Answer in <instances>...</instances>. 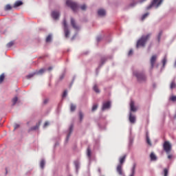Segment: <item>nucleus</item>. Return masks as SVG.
Instances as JSON below:
<instances>
[{
	"instance_id": "f257e3e1",
	"label": "nucleus",
	"mask_w": 176,
	"mask_h": 176,
	"mask_svg": "<svg viewBox=\"0 0 176 176\" xmlns=\"http://www.w3.org/2000/svg\"><path fill=\"white\" fill-rule=\"evenodd\" d=\"M152 34L149 33L146 35H143L141 36V38L138 41L136 44V47L138 49V47H144L145 45L146 44V42L149 41V38H151Z\"/></svg>"
},
{
	"instance_id": "f03ea898",
	"label": "nucleus",
	"mask_w": 176,
	"mask_h": 176,
	"mask_svg": "<svg viewBox=\"0 0 176 176\" xmlns=\"http://www.w3.org/2000/svg\"><path fill=\"white\" fill-rule=\"evenodd\" d=\"M163 149L168 155L170 152H171V149H173V146L171 143L168 141H165L163 144Z\"/></svg>"
},
{
	"instance_id": "7ed1b4c3",
	"label": "nucleus",
	"mask_w": 176,
	"mask_h": 176,
	"mask_svg": "<svg viewBox=\"0 0 176 176\" xmlns=\"http://www.w3.org/2000/svg\"><path fill=\"white\" fill-rule=\"evenodd\" d=\"M162 0H153L151 3L146 7V10H150L152 8H157L160 5H162Z\"/></svg>"
},
{
	"instance_id": "20e7f679",
	"label": "nucleus",
	"mask_w": 176,
	"mask_h": 176,
	"mask_svg": "<svg viewBox=\"0 0 176 176\" xmlns=\"http://www.w3.org/2000/svg\"><path fill=\"white\" fill-rule=\"evenodd\" d=\"M66 5L69 6V8H71L73 12H76V10H78V4L72 0H67L66 1Z\"/></svg>"
},
{
	"instance_id": "39448f33",
	"label": "nucleus",
	"mask_w": 176,
	"mask_h": 176,
	"mask_svg": "<svg viewBox=\"0 0 176 176\" xmlns=\"http://www.w3.org/2000/svg\"><path fill=\"white\" fill-rule=\"evenodd\" d=\"M135 76H136L138 82H145L146 80V76L144 73L134 72Z\"/></svg>"
},
{
	"instance_id": "423d86ee",
	"label": "nucleus",
	"mask_w": 176,
	"mask_h": 176,
	"mask_svg": "<svg viewBox=\"0 0 176 176\" xmlns=\"http://www.w3.org/2000/svg\"><path fill=\"white\" fill-rule=\"evenodd\" d=\"M63 27L65 31V38H68L69 36V30H68V25L67 24V20H63Z\"/></svg>"
},
{
	"instance_id": "0eeeda50",
	"label": "nucleus",
	"mask_w": 176,
	"mask_h": 176,
	"mask_svg": "<svg viewBox=\"0 0 176 176\" xmlns=\"http://www.w3.org/2000/svg\"><path fill=\"white\" fill-rule=\"evenodd\" d=\"M157 58V56L156 55H153L151 56L150 59L151 68H153V67H155V63H156Z\"/></svg>"
},
{
	"instance_id": "6e6552de",
	"label": "nucleus",
	"mask_w": 176,
	"mask_h": 176,
	"mask_svg": "<svg viewBox=\"0 0 176 176\" xmlns=\"http://www.w3.org/2000/svg\"><path fill=\"white\" fill-rule=\"evenodd\" d=\"M111 108V102L109 101L103 103L102 111H105V109H109Z\"/></svg>"
},
{
	"instance_id": "1a4fd4ad",
	"label": "nucleus",
	"mask_w": 176,
	"mask_h": 176,
	"mask_svg": "<svg viewBox=\"0 0 176 176\" xmlns=\"http://www.w3.org/2000/svg\"><path fill=\"white\" fill-rule=\"evenodd\" d=\"M71 25L74 30H79V26L76 25V22H75V19H74V18H71Z\"/></svg>"
},
{
	"instance_id": "9d476101",
	"label": "nucleus",
	"mask_w": 176,
	"mask_h": 176,
	"mask_svg": "<svg viewBox=\"0 0 176 176\" xmlns=\"http://www.w3.org/2000/svg\"><path fill=\"white\" fill-rule=\"evenodd\" d=\"M98 16H100L101 17H104L105 14H107V12L104 9H99L98 10Z\"/></svg>"
},
{
	"instance_id": "9b49d317",
	"label": "nucleus",
	"mask_w": 176,
	"mask_h": 176,
	"mask_svg": "<svg viewBox=\"0 0 176 176\" xmlns=\"http://www.w3.org/2000/svg\"><path fill=\"white\" fill-rule=\"evenodd\" d=\"M74 131V125H71L69 129V133L67 134L66 141H68L69 140V137H71V134Z\"/></svg>"
},
{
	"instance_id": "f8f14e48",
	"label": "nucleus",
	"mask_w": 176,
	"mask_h": 176,
	"mask_svg": "<svg viewBox=\"0 0 176 176\" xmlns=\"http://www.w3.org/2000/svg\"><path fill=\"white\" fill-rule=\"evenodd\" d=\"M52 16L54 19V20H57V19L60 17V13L58 12L53 11L52 13Z\"/></svg>"
},
{
	"instance_id": "ddd939ff",
	"label": "nucleus",
	"mask_w": 176,
	"mask_h": 176,
	"mask_svg": "<svg viewBox=\"0 0 176 176\" xmlns=\"http://www.w3.org/2000/svg\"><path fill=\"white\" fill-rule=\"evenodd\" d=\"M129 122L132 124L135 123V116H133L131 113L129 114Z\"/></svg>"
},
{
	"instance_id": "4468645a",
	"label": "nucleus",
	"mask_w": 176,
	"mask_h": 176,
	"mask_svg": "<svg viewBox=\"0 0 176 176\" xmlns=\"http://www.w3.org/2000/svg\"><path fill=\"white\" fill-rule=\"evenodd\" d=\"M130 107H131V111L132 112H135V111H137V108L135 107V106L134 105V101H131L130 103Z\"/></svg>"
},
{
	"instance_id": "2eb2a0df",
	"label": "nucleus",
	"mask_w": 176,
	"mask_h": 176,
	"mask_svg": "<svg viewBox=\"0 0 176 176\" xmlns=\"http://www.w3.org/2000/svg\"><path fill=\"white\" fill-rule=\"evenodd\" d=\"M23 5V1H16L13 6V8H19V6H21Z\"/></svg>"
},
{
	"instance_id": "dca6fc26",
	"label": "nucleus",
	"mask_w": 176,
	"mask_h": 176,
	"mask_svg": "<svg viewBox=\"0 0 176 176\" xmlns=\"http://www.w3.org/2000/svg\"><path fill=\"white\" fill-rule=\"evenodd\" d=\"M13 9V6H12L10 4H7L4 7V10L6 12H8L9 10H12Z\"/></svg>"
},
{
	"instance_id": "f3484780",
	"label": "nucleus",
	"mask_w": 176,
	"mask_h": 176,
	"mask_svg": "<svg viewBox=\"0 0 176 176\" xmlns=\"http://www.w3.org/2000/svg\"><path fill=\"white\" fill-rule=\"evenodd\" d=\"M117 172L120 175H122L123 174V172L122 171V165L118 164L117 166Z\"/></svg>"
},
{
	"instance_id": "a211bd4d",
	"label": "nucleus",
	"mask_w": 176,
	"mask_h": 176,
	"mask_svg": "<svg viewBox=\"0 0 176 176\" xmlns=\"http://www.w3.org/2000/svg\"><path fill=\"white\" fill-rule=\"evenodd\" d=\"M40 124H37L34 126L30 129L29 131H34V130H38L39 129Z\"/></svg>"
},
{
	"instance_id": "6ab92c4d",
	"label": "nucleus",
	"mask_w": 176,
	"mask_h": 176,
	"mask_svg": "<svg viewBox=\"0 0 176 176\" xmlns=\"http://www.w3.org/2000/svg\"><path fill=\"white\" fill-rule=\"evenodd\" d=\"M87 156H88L89 159L91 158V150L89 148V147L87 149Z\"/></svg>"
},
{
	"instance_id": "aec40b11",
	"label": "nucleus",
	"mask_w": 176,
	"mask_h": 176,
	"mask_svg": "<svg viewBox=\"0 0 176 176\" xmlns=\"http://www.w3.org/2000/svg\"><path fill=\"white\" fill-rule=\"evenodd\" d=\"M17 101H19V98H17V96H15L14 98H13L12 100V105L13 106L16 105V104L17 103Z\"/></svg>"
},
{
	"instance_id": "412c9836",
	"label": "nucleus",
	"mask_w": 176,
	"mask_h": 176,
	"mask_svg": "<svg viewBox=\"0 0 176 176\" xmlns=\"http://www.w3.org/2000/svg\"><path fill=\"white\" fill-rule=\"evenodd\" d=\"M124 160H126V155H123L120 158V164L121 166L124 163Z\"/></svg>"
},
{
	"instance_id": "4be33fe9",
	"label": "nucleus",
	"mask_w": 176,
	"mask_h": 176,
	"mask_svg": "<svg viewBox=\"0 0 176 176\" xmlns=\"http://www.w3.org/2000/svg\"><path fill=\"white\" fill-rule=\"evenodd\" d=\"M175 87H176L175 81H172L170 82V89H171V90H173V89H175Z\"/></svg>"
},
{
	"instance_id": "5701e85b",
	"label": "nucleus",
	"mask_w": 176,
	"mask_h": 176,
	"mask_svg": "<svg viewBox=\"0 0 176 176\" xmlns=\"http://www.w3.org/2000/svg\"><path fill=\"white\" fill-rule=\"evenodd\" d=\"M135 175V164H133V166L131 170V174L129 176H134Z\"/></svg>"
},
{
	"instance_id": "b1692460",
	"label": "nucleus",
	"mask_w": 176,
	"mask_h": 176,
	"mask_svg": "<svg viewBox=\"0 0 176 176\" xmlns=\"http://www.w3.org/2000/svg\"><path fill=\"white\" fill-rule=\"evenodd\" d=\"M75 109H76V105H75L74 104H71V105H70L71 112H74L75 111Z\"/></svg>"
},
{
	"instance_id": "393cba45",
	"label": "nucleus",
	"mask_w": 176,
	"mask_h": 176,
	"mask_svg": "<svg viewBox=\"0 0 176 176\" xmlns=\"http://www.w3.org/2000/svg\"><path fill=\"white\" fill-rule=\"evenodd\" d=\"M146 142L148 145L152 146V142H151V139H149V136H148V134L146 135Z\"/></svg>"
},
{
	"instance_id": "a878e982",
	"label": "nucleus",
	"mask_w": 176,
	"mask_h": 176,
	"mask_svg": "<svg viewBox=\"0 0 176 176\" xmlns=\"http://www.w3.org/2000/svg\"><path fill=\"white\" fill-rule=\"evenodd\" d=\"M162 35H163V31H160L159 34H158V36H157V40H158V42H160V39L162 38Z\"/></svg>"
},
{
	"instance_id": "bb28decb",
	"label": "nucleus",
	"mask_w": 176,
	"mask_h": 176,
	"mask_svg": "<svg viewBox=\"0 0 176 176\" xmlns=\"http://www.w3.org/2000/svg\"><path fill=\"white\" fill-rule=\"evenodd\" d=\"M45 162L44 160H42L40 162V167L43 169L45 168Z\"/></svg>"
},
{
	"instance_id": "cd10ccee",
	"label": "nucleus",
	"mask_w": 176,
	"mask_h": 176,
	"mask_svg": "<svg viewBox=\"0 0 176 176\" xmlns=\"http://www.w3.org/2000/svg\"><path fill=\"white\" fill-rule=\"evenodd\" d=\"M169 100L172 101L173 102H176V96H171L169 98Z\"/></svg>"
},
{
	"instance_id": "c85d7f7f",
	"label": "nucleus",
	"mask_w": 176,
	"mask_h": 176,
	"mask_svg": "<svg viewBox=\"0 0 176 176\" xmlns=\"http://www.w3.org/2000/svg\"><path fill=\"white\" fill-rule=\"evenodd\" d=\"M98 108V104H94L91 109L92 112H94V111H97Z\"/></svg>"
},
{
	"instance_id": "c756f323",
	"label": "nucleus",
	"mask_w": 176,
	"mask_h": 176,
	"mask_svg": "<svg viewBox=\"0 0 176 176\" xmlns=\"http://www.w3.org/2000/svg\"><path fill=\"white\" fill-rule=\"evenodd\" d=\"M150 157H151V160H156V159H157L156 155L153 153H151Z\"/></svg>"
},
{
	"instance_id": "7c9ffc66",
	"label": "nucleus",
	"mask_w": 176,
	"mask_h": 176,
	"mask_svg": "<svg viewBox=\"0 0 176 176\" xmlns=\"http://www.w3.org/2000/svg\"><path fill=\"white\" fill-rule=\"evenodd\" d=\"M45 69H41L36 74L37 75H42V74H43L45 72Z\"/></svg>"
},
{
	"instance_id": "2f4dec72",
	"label": "nucleus",
	"mask_w": 176,
	"mask_h": 176,
	"mask_svg": "<svg viewBox=\"0 0 176 176\" xmlns=\"http://www.w3.org/2000/svg\"><path fill=\"white\" fill-rule=\"evenodd\" d=\"M93 89L96 93H100V89H98V87H97V85H95Z\"/></svg>"
},
{
	"instance_id": "473e14b6",
	"label": "nucleus",
	"mask_w": 176,
	"mask_h": 176,
	"mask_svg": "<svg viewBox=\"0 0 176 176\" xmlns=\"http://www.w3.org/2000/svg\"><path fill=\"white\" fill-rule=\"evenodd\" d=\"M13 45H14V41H10V43H8L6 46L7 47H12V46H13Z\"/></svg>"
},
{
	"instance_id": "72a5a7b5",
	"label": "nucleus",
	"mask_w": 176,
	"mask_h": 176,
	"mask_svg": "<svg viewBox=\"0 0 176 176\" xmlns=\"http://www.w3.org/2000/svg\"><path fill=\"white\" fill-rule=\"evenodd\" d=\"M5 79V74H2L0 76V83H2Z\"/></svg>"
},
{
	"instance_id": "f704fd0d",
	"label": "nucleus",
	"mask_w": 176,
	"mask_h": 176,
	"mask_svg": "<svg viewBox=\"0 0 176 176\" xmlns=\"http://www.w3.org/2000/svg\"><path fill=\"white\" fill-rule=\"evenodd\" d=\"M166 63H167V57L165 56V57L163 58V60H162L163 67H164V66L166 65Z\"/></svg>"
},
{
	"instance_id": "c9c22d12",
	"label": "nucleus",
	"mask_w": 176,
	"mask_h": 176,
	"mask_svg": "<svg viewBox=\"0 0 176 176\" xmlns=\"http://www.w3.org/2000/svg\"><path fill=\"white\" fill-rule=\"evenodd\" d=\"M164 176H168V168L164 169Z\"/></svg>"
},
{
	"instance_id": "e433bc0d",
	"label": "nucleus",
	"mask_w": 176,
	"mask_h": 176,
	"mask_svg": "<svg viewBox=\"0 0 176 176\" xmlns=\"http://www.w3.org/2000/svg\"><path fill=\"white\" fill-rule=\"evenodd\" d=\"M74 166H76V168L78 170V168H79V161L78 160L75 161Z\"/></svg>"
},
{
	"instance_id": "4c0bfd02",
	"label": "nucleus",
	"mask_w": 176,
	"mask_h": 176,
	"mask_svg": "<svg viewBox=\"0 0 176 176\" xmlns=\"http://www.w3.org/2000/svg\"><path fill=\"white\" fill-rule=\"evenodd\" d=\"M148 16H149V13H148V12L143 14L142 16V20H145V19H146V17H148Z\"/></svg>"
},
{
	"instance_id": "58836bf2",
	"label": "nucleus",
	"mask_w": 176,
	"mask_h": 176,
	"mask_svg": "<svg viewBox=\"0 0 176 176\" xmlns=\"http://www.w3.org/2000/svg\"><path fill=\"white\" fill-rule=\"evenodd\" d=\"M52 41V35H48L46 38V42H50Z\"/></svg>"
},
{
	"instance_id": "ea45409f",
	"label": "nucleus",
	"mask_w": 176,
	"mask_h": 176,
	"mask_svg": "<svg viewBox=\"0 0 176 176\" xmlns=\"http://www.w3.org/2000/svg\"><path fill=\"white\" fill-rule=\"evenodd\" d=\"M79 116H80V122H82V120H83V113L80 111L79 112Z\"/></svg>"
},
{
	"instance_id": "a19ab883",
	"label": "nucleus",
	"mask_w": 176,
	"mask_h": 176,
	"mask_svg": "<svg viewBox=\"0 0 176 176\" xmlns=\"http://www.w3.org/2000/svg\"><path fill=\"white\" fill-rule=\"evenodd\" d=\"M80 9L81 10H86V9H87V6L83 4L82 6H80Z\"/></svg>"
},
{
	"instance_id": "79ce46f5",
	"label": "nucleus",
	"mask_w": 176,
	"mask_h": 176,
	"mask_svg": "<svg viewBox=\"0 0 176 176\" xmlns=\"http://www.w3.org/2000/svg\"><path fill=\"white\" fill-rule=\"evenodd\" d=\"M35 74H36V73H34V74H30L28 75V76H26L27 79H31V78H32V77L34 76V75H35Z\"/></svg>"
},
{
	"instance_id": "37998d69",
	"label": "nucleus",
	"mask_w": 176,
	"mask_h": 176,
	"mask_svg": "<svg viewBox=\"0 0 176 176\" xmlns=\"http://www.w3.org/2000/svg\"><path fill=\"white\" fill-rule=\"evenodd\" d=\"M14 130H16V129H19V127H20V124H15L14 126Z\"/></svg>"
},
{
	"instance_id": "c03bdc74",
	"label": "nucleus",
	"mask_w": 176,
	"mask_h": 176,
	"mask_svg": "<svg viewBox=\"0 0 176 176\" xmlns=\"http://www.w3.org/2000/svg\"><path fill=\"white\" fill-rule=\"evenodd\" d=\"M47 126H49V122H45V124H44V125H43L44 129H45V127H47Z\"/></svg>"
},
{
	"instance_id": "a18cd8bd",
	"label": "nucleus",
	"mask_w": 176,
	"mask_h": 176,
	"mask_svg": "<svg viewBox=\"0 0 176 176\" xmlns=\"http://www.w3.org/2000/svg\"><path fill=\"white\" fill-rule=\"evenodd\" d=\"M67 94H68V92L67 91H64L63 94V97H67Z\"/></svg>"
},
{
	"instance_id": "49530a36",
	"label": "nucleus",
	"mask_w": 176,
	"mask_h": 176,
	"mask_svg": "<svg viewBox=\"0 0 176 176\" xmlns=\"http://www.w3.org/2000/svg\"><path fill=\"white\" fill-rule=\"evenodd\" d=\"M133 54V50H130L129 53H128V56H131Z\"/></svg>"
},
{
	"instance_id": "de8ad7c7",
	"label": "nucleus",
	"mask_w": 176,
	"mask_h": 176,
	"mask_svg": "<svg viewBox=\"0 0 176 176\" xmlns=\"http://www.w3.org/2000/svg\"><path fill=\"white\" fill-rule=\"evenodd\" d=\"M106 60H107V59H106L105 58H102L101 59V63H102V64H104V63L105 62Z\"/></svg>"
},
{
	"instance_id": "09e8293b",
	"label": "nucleus",
	"mask_w": 176,
	"mask_h": 176,
	"mask_svg": "<svg viewBox=\"0 0 176 176\" xmlns=\"http://www.w3.org/2000/svg\"><path fill=\"white\" fill-rule=\"evenodd\" d=\"M168 159H169V160L173 159V155L168 154Z\"/></svg>"
},
{
	"instance_id": "8fccbe9b",
	"label": "nucleus",
	"mask_w": 176,
	"mask_h": 176,
	"mask_svg": "<svg viewBox=\"0 0 176 176\" xmlns=\"http://www.w3.org/2000/svg\"><path fill=\"white\" fill-rule=\"evenodd\" d=\"M47 102H49V100L48 99H45L43 101V104H47Z\"/></svg>"
},
{
	"instance_id": "3c124183",
	"label": "nucleus",
	"mask_w": 176,
	"mask_h": 176,
	"mask_svg": "<svg viewBox=\"0 0 176 176\" xmlns=\"http://www.w3.org/2000/svg\"><path fill=\"white\" fill-rule=\"evenodd\" d=\"M52 69H53V67H50L48 68V71H52Z\"/></svg>"
},
{
	"instance_id": "603ef678",
	"label": "nucleus",
	"mask_w": 176,
	"mask_h": 176,
	"mask_svg": "<svg viewBox=\"0 0 176 176\" xmlns=\"http://www.w3.org/2000/svg\"><path fill=\"white\" fill-rule=\"evenodd\" d=\"M97 39H98V41H100V37H98Z\"/></svg>"
},
{
	"instance_id": "864d4df0",
	"label": "nucleus",
	"mask_w": 176,
	"mask_h": 176,
	"mask_svg": "<svg viewBox=\"0 0 176 176\" xmlns=\"http://www.w3.org/2000/svg\"><path fill=\"white\" fill-rule=\"evenodd\" d=\"M63 78H64V76H63L60 78V79H63Z\"/></svg>"
}]
</instances>
